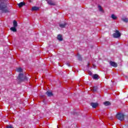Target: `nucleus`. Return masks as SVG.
Returning <instances> with one entry per match:
<instances>
[{
  "instance_id": "obj_2",
  "label": "nucleus",
  "mask_w": 128,
  "mask_h": 128,
  "mask_svg": "<svg viewBox=\"0 0 128 128\" xmlns=\"http://www.w3.org/2000/svg\"><path fill=\"white\" fill-rule=\"evenodd\" d=\"M116 118L120 120H124V115L122 113H118L116 114Z\"/></svg>"
},
{
  "instance_id": "obj_14",
  "label": "nucleus",
  "mask_w": 128,
  "mask_h": 128,
  "mask_svg": "<svg viewBox=\"0 0 128 128\" xmlns=\"http://www.w3.org/2000/svg\"><path fill=\"white\" fill-rule=\"evenodd\" d=\"M16 72H22V69L20 68H16Z\"/></svg>"
},
{
  "instance_id": "obj_16",
  "label": "nucleus",
  "mask_w": 128,
  "mask_h": 128,
  "mask_svg": "<svg viewBox=\"0 0 128 128\" xmlns=\"http://www.w3.org/2000/svg\"><path fill=\"white\" fill-rule=\"evenodd\" d=\"M24 76V74H20L18 76V80H22V77Z\"/></svg>"
},
{
  "instance_id": "obj_23",
  "label": "nucleus",
  "mask_w": 128,
  "mask_h": 128,
  "mask_svg": "<svg viewBox=\"0 0 128 128\" xmlns=\"http://www.w3.org/2000/svg\"><path fill=\"white\" fill-rule=\"evenodd\" d=\"M88 66H90V64H88Z\"/></svg>"
},
{
  "instance_id": "obj_13",
  "label": "nucleus",
  "mask_w": 128,
  "mask_h": 128,
  "mask_svg": "<svg viewBox=\"0 0 128 128\" xmlns=\"http://www.w3.org/2000/svg\"><path fill=\"white\" fill-rule=\"evenodd\" d=\"M40 10L38 7L34 6L32 8V10Z\"/></svg>"
},
{
  "instance_id": "obj_3",
  "label": "nucleus",
  "mask_w": 128,
  "mask_h": 128,
  "mask_svg": "<svg viewBox=\"0 0 128 128\" xmlns=\"http://www.w3.org/2000/svg\"><path fill=\"white\" fill-rule=\"evenodd\" d=\"M116 33H114L113 34V36L114 38H120V32H118V30H116L115 32Z\"/></svg>"
},
{
  "instance_id": "obj_7",
  "label": "nucleus",
  "mask_w": 128,
  "mask_h": 128,
  "mask_svg": "<svg viewBox=\"0 0 128 128\" xmlns=\"http://www.w3.org/2000/svg\"><path fill=\"white\" fill-rule=\"evenodd\" d=\"M46 94L48 96H52V92L48 91Z\"/></svg>"
},
{
  "instance_id": "obj_5",
  "label": "nucleus",
  "mask_w": 128,
  "mask_h": 128,
  "mask_svg": "<svg viewBox=\"0 0 128 128\" xmlns=\"http://www.w3.org/2000/svg\"><path fill=\"white\" fill-rule=\"evenodd\" d=\"M110 64L112 66H114V68H116V66H118V64L114 62H110Z\"/></svg>"
},
{
  "instance_id": "obj_1",
  "label": "nucleus",
  "mask_w": 128,
  "mask_h": 128,
  "mask_svg": "<svg viewBox=\"0 0 128 128\" xmlns=\"http://www.w3.org/2000/svg\"><path fill=\"white\" fill-rule=\"evenodd\" d=\"M8 0H0V10L3 12H9L10 8H8Z\"/></svg>"
},
{
  "instance_id": "obj_9",
  "label": "nucleus",
  "mask_w": 128,
  "mask_h": 128,
  "mask_svg": "<svg viewBox=\"0 0 128 128\" xmlns=\"http://www.w3.org/2000/svg\"><path fill=\"white\" fill-rule=\"evenodd\" d=\"M57 38L58 40L62 42V36L60 34H59Z\"/></svg>"
},
{
  "instance_id": "obj_17",
  "label": "nucleus",
  "mask_w": 128,
  "mask_h": 128,
  "mask_svg": "<svg viewBox=\"0 0 128 128\" xmlns=\"http://www.w3.org/2000/svg\"><path fill=\"white\" fill-rule=\"evenodd\" d=\"M122 20H123V22H128V18H122Z\"/></svg>"
},
{
  "instance_id": "obj_8",
  "label": "nucleus",
  "mask_w": 128,
  "mask_h": 128,
  "mask_svg": "<svg viewBox=\"0 0 128 128\" xmlns=\"http://www.w3.org/2000/svg\"><path fill=\"white\" fill-rule=\"evenodd\" d=\"M24 4H24V2H21L20 3L18 4V6L19 8H22V6H24Z\"/></svg>"
},
{
  "instance_id": "obj_12",
  "label": "nucleus",
  "mask_w": 128,
  "mask_h": 128,
  "mask_svg": "<svg viewBox=\"0 0 128 128\" xmlns=\"http://www.w3.org/2000/svg\"><path fill=\"white\" fill-rule=\"evenodd\" d=\"M13 24H14V27L16 28V26H18V22H16V20H14Z\"/></svg>"
},
{
  "instance_id": "obj_15",
  "label": "nucleus",
  "mask_w": 128,
  "mask_h": 128,
  "mask_svg": "<svg viewBox=\"0 0 128 128\" xmlns=\"http://www.w3.org/2000/svg\"><path fill=\"white\" fill-rule=\"evenodd\" d=\"M98 8L100 12H104V10L102 9V8L100 6H98Z\"/></svg>"
},
{
  "instance_id": "obj_20",
  "label": "nucleus",
  "mask_w": 128,
  "mask_h": 128,
  "mask_svg": "<svg viewBox=\"0 0 128 128\" xmlns=\"http://www.w3.org/2000/svg\"><path fill=\"white\" fill-rule=\"evenodd\" d=\"M6 128H14L12 126H7Z\"/></svg>"
},
{
  "instance_id": "obj_4",
  "label": "nucleus",
  "mask_w": 128,
  "mask_h": 128,
  "mask_svg": "<svg viewBox=\"0 0 128 128\" xmlns=\"http://www.w3.org/2000/svg\"><path fill=\"white\" fill-rule=\"evenodd\" d=\"M90 106H92L93 108H98V104L96 102H92L90 104Z\"/></svg>"
},
{
  "instance_id": "obj_6",
  "label": "nucleus",
  "mask_w": 128,
  "mask_h": 128,
  "mask_svg": "<svg viewBox=\"0 0 128 128\" xmlns=\"http://www.w3.org/2000/svg\"><path fill=\"white\" fill-rule=\"evenodd\" d=\"M104 104L106 106H110V102L108 101H106L104 102Z\"/></svg>"
},
{
  "instance_id": "obj_19",
  "label": "nucleus",
  "mask_w": 128,
  "mask_h": 128,
  "mask_svg": "<svg viewBox=\"0 0 128 128\" xmlns=\"http://www.w3.org/2000/svg\"><path fill=\"white\" fill-rule=\"evenodd\" d=\"M60 28H64V26H66V24H60Z\"/></svg>"
},
{
  "instance_id": "obj_22",
  "label": "nucleus",
  "mask_w": 128,
  "mask_h": 128,
  "mask_svg": "<svg viewBox=\"0 0 128 128\" xmlns=\"http://www.w3.org/2000/svg\"><path fill=\"white\" fill-rule=\"evenodd\" d=\"M94 68H96V66L94 65H93Z\"/></svg>"
},
{
  "instance_id": "obj_18",
  "label": "nucleus",
  "mask_w": 128,
  "mask_h": 128,
  "mask_svg": "<svg viewBox=\"0 0 128 128\" xmlns=\"http://www.w3.org/2000/svg\"><path fill=\"white\" fill-rule=\"evenodd\" d=\"M112 18L113 20H116V16H115L114 14H112Z\"/></svg>"
},
{
  "instance_id": "obj_21",
  "label": "nucleus",
  "mask_w": 128,
  "mask_h": 128,
  "mask_svg": "<svg viewBox=\"0 0 128 128\" xmlns=\"http://www.w3.org/2000/svg\"><path fill=\"white\" fill-rule=\"evenodd\" d=\"M92 72H88V74H90V76L92 74Z\"/></svg>"
},
{
  "instance_id": "obj_10",
  "label": "nucleus",
  "mask_w": 128,
  "mask_h": 128,
  "mask_svg": "<svg viewBox=\"0 0 128 128\" xmlns=\"http://www.w3.org/2000/svg\"><path fill=\"white\" fill-rule=\"evenodd\" d=\"M94 80H98V74H95L93 75Z\"/></svg>"
},
{
  "instance_id": "obj_11",
  "label": "nucleus",
  "mask_w": 128,
  "mask_h": 128,
  "mask_svg": "<svg viewBox=\"0 0 128 128\" xmlns=\"http://www.w3.org/2000/svg\"><path fill=\"white\" fill-rule=\"evenodd\" d=\"M16 27H12L10 30H12V32H16Z\"/></svg>"
}]
</instances>
